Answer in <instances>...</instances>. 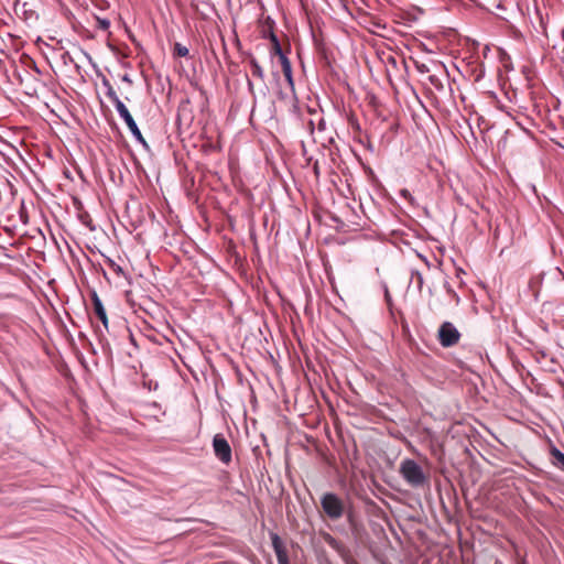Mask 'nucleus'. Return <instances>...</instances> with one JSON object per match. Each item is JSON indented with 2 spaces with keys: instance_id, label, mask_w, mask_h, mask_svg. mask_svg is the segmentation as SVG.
Listing matches in <instances>:
<instances>
[{
  "instance_id": "f257e3e1",
  "label": "nucleus",
  "mask_w": 564,
  "mask_h": 564,
  "mask_svg": "<svg viewBox=\"0 0 564 564\" xmlns=\"http://www.w3.org/2000/svg\"><path fill=\"white\" fill-rule=\"evenodd\" d=\"M400 474L412 487H422L427 478L422 467L413 459L406 458L400 465Z\"/></svg>"
},
{
  "instance_id": "f03ea898",
  "label": "nucleus",
  "mask_w": 564,
  "mask_h": 564,
  "mask_svg": "<svg viewBox=\"0 0 564 564\" xmlns=\"http://www.w3.org/2000/svg\"><path fill=\"white\" fill-rule=\"evenodd\" d=\"M321 506L325 514L332 520H338L344 516V501L336 494H324L321 498Z\"/></svg>"
},
{
  "instance_id": "7ed1b4c3",
  "label": "nucleus",
  "mask_w": 564,
  "mask_h": 564,
  "mask_svg": "<svg viewBox=\"0 0 564 564\" xmlns=\"http://www.w3.org/2000/svg\"><path fill=\"white\" fill-rule=\"evenodd\" d=\"M116 110L118 111L119 116L122 118V120L128 126V128H129L130 132L132 133V135L134 137V139L139 143H141L144 148H148L149 145H148L147 141L144 140L140 129L138 128L137 122L134 121L133 117L129 112L126 105L123 102H118V108H116Z\"/></svg>"
},
{
  "instance_id": "20e7f679",
  "label": "nucleus",
  "mask_w": 564,
  "mask_h": 564,
  "mask_svg": "<svg viewBox=\"0 0 564 564\" xmlns=\"http://www.w3.org/2000/svg\"><path fill=\"white\" fill-rule=\"evenodd\" d=\"M460 334L449 322H444L438 329V340L443 347H452L458 343Z\"/></svg>"
},
{
  "instance_id": "39448f33",
  "label": "nucleus",
  "mask_w": 564,
  "mask_h": 564,
  "mask_svg": "<svg viewBox=\"0 0 564 564\" xmlns=\"http://www.w3.org/2000/svg\"><path fill=\"white\" fill-rule=\"evenodd\" d=\"M215 456L225 465L231 462V447L223 434H216L213 438Z\"/></svg>"
},
{
  "instance_id": "423d86ee",
  "label": "nucleus",
  "mask_w": 564,
  "mask_h": 564,
  "mask_svg": "<svg viewBox=\"0 0 564 564\" xmlns=\"http://www.w3.org/2000/svg\"><path fill=\"white\" fill-rule=\"evenodd\" d=\"M271 540L274 553L276 555L278 564H289L288 552L280 536L278 534H272Z\"/></svg>"
},
{
  "instance_id": "0eeeda50",
  "label": "nucleus",
  "mask_w": 564,
  "mask_h": 564,
  "mask_svg": "<svg viewBox=\"0 0 564 564\" xmlns=\"http://www.w3.org/2000/svg\"><path fill=\"white\" fill-rule=\"evenodd\" d=\"M91 301H93L95 314L100 319V322L102 323L105 328H108L107 313H106V310L104 307V304H102L100 297L98 296V294L96 292L93 293Z\"/></svg>"
},
{
  "instance_id": "6e6552de",
  "label": "nucleus",
  "mask_w": 564,
  "mask_h": 564,
  "mask_svg": "<svg viewBox=\"0 0 564 564\" xmlns=\"http://www.w3.org/2000/svg\"><path fill=\"white\" fill-rule=\"evenodd\" d=\"M263 37L270 39V41L272 43V52L279 56L280 62H282L283 57H288L281 47L278 36L274 34V32L272 30H270L268 34H267V32H264Z\"/></svg>"
},
{
  "instance_id": "1a4fd4ad",
  "label": "nucleus",
  "mask_w": 564,
  "mask_h": 564,
  "mask_svg": "<svg viewBox=\"0 0 564 564\" xmlns=\"http://www.w3.org/2000/svg\"><path fill=\"white\" fill-rule=\"evenodd\" d=\"M101 83H102V86L106 88L107 97L112 101L115 108H118V102H122V101L119 99L112 85L106 77L102 78Z\"/></svg>"
},
{
  "instance_id": "9d476101",
  "label": "nucleus",
  "mask_w": 564,
  "mask_h": 564,
  "mask_svg": "<svg viewBox=\"0 0 564 564\" xmlns=\"http://www.w3.org/2000/svg\"><path fill=\"white\" fill-rule=\"evenodd\" d=\"M552 456V464L564 471V453H562L558 448L553 446L550 451Z\"/></svg>"
},
{
  "instance_id": "9b49d317",
  "label": "nucleus",
  "mask_w": 564,
  "mask_h": 564,
  "mask_svg": "<svg viewBox=\"0 0 564 564\" xmlns=\"http://www.w3.org/2000/svg\"><path fill=\"white\" fill-rule=\"evenodd\" d=\"M280 63L282 66V73H283L288 84L293 88L294 83H293V76H292V65H291L290 59L288 57H283L282 62H280Z\"/></svg>"
},
{
  "instance_id": "f8f14e48",
  "label": "nucleus",
  "mask_w": 564,
  "mask_h": 564,
  "mask_svg": "<svg viewBox=\"0 0 564 564\" xmlns=\"http://www.w3.org/2000/svg\"><path fill=\"white\" fill-rule=\"evenodd\" d=\"M249 65H250V68H251V75L253 77H257V78H259L260 80L263 82L264 80V70L260 66L258 61L254 57H250Z\"/></svg>"
},
{
  "instance_id": "ddd939ff",
  "label": "nucleus",
  "mask_w": 564,
  "mask_h": 564,
  "mask_svg": "<svg viewBox=\"0 0 564 564\" xmlns=\"http://www.w3.org/2000/svg\"><path fill=\"white\" fill-rule=\"evenodd\" d=\"M174 52L177 56H181V57H185L189 53L188 48L186 46L182 45L181 43L175 44Z\"/></svg>"
},
{
  "instance_id": "4468645a",
  "label": "nucleus",
  "mask_w": 564,
  "mask_h": 564,
  "mask_svg": "<svg viewBox=\"0 0 564 564\" xmlns=\"http://www.w3.org/2000/svg\"><path fill=\"white\" fill-rule=\"evenodd\" d=\"M98 28L102 31H107L110 28V21L104 18H97Z\"/></svg>"
},
{
  "instance_id": "2eb2a0df",
  "label": "nucleus",
  "mask_w": 564,
  "mask_h": 564,
  "mask_svg": "<svg viewBox=\"0 0 564 564\" xmlns=\"http://www.w3.org/2000/svg\"><path fill=\"white\" fill-rule=\"evenodd\" d=\"M429 80H430V83H431L435 88H437V89H442V88H443V84H442L441 79H440L437 76H435V75H430V76H429Z\"/></svg>"
},
{
  "instance_id": "dca6fc26",
  "label": "nucleus",
  "mask_w": 564,
  "mask_h": 564,
  "mask_svg": "<svg viewBox=\"0 0 564 564\" xmlns=\"http://www.w3.org/2000/svg\"><path fill=\"white\" fill-rule=\"evenodd\" d=\"M446 292L455 300L456 303H459V296L457 293L452 289V286L446 282L445 283Z\"/></svg>"
},
{
  "instance_id": "f3484780",
  "label": "nucleus",
  "mask_w": 564,
  "mask_h": 564,
  "mask_svg": "<svg viewBox=\"0 0 564 564\" xmlns=\"http://www.w3.org/2000/svg\"><path fill=\"white\" fill-rule=\"evenodd\" d=\"M110 263V267L113 269V271L117 273V274H120L122 273V269L120 265L116 264L112 260L109 261Z\"/></svg>"
},
{
  "instance_id": "a211bd4d",
  "label": "nucleus",
  "mask_w": 564,
  "mask_h": 564,
  "mask_svg": "<svg viewBox=\"0 0 564 564\" xmlns=\"http://www.w3.org/2000/svg\"><path fill=\"white\" fill-rule=\"evenodd\" d=\"M416 69L420 73H427L429 72V67L425 64H416Z\"/></svg>"
},
{
  "instance_id": "6ab92c4d",
  "label": "nucleus",
  "mask_w": 564,
  "mask_h": 564,
  "mask_svg": "<svg viewBox=\"0 0 564 564\" xmlns=\"http://www.w3.org/2000/svg\"><path fill=\"white\" fill-rule=\"evenodd\" d=\"M248 88H249V91L252 95H254V90H253L254 89V85H253V83L250 79H248Z\"/></svg>"
},
{
  "instance_id": "aec40b11",
  "label": "nucleus",
  "mask_w": 564,
  "mask_h": 564,
  "mask_svg": "<svg viewBox=\"0 0 564 564\" xmlns=\"http://www.w3.org/2000/svg\"><path fill=\"white\" fill-rule=\"evenodd\" d=\"M416 276H417V284H419V286L421 288V286H422V284H423V276H422V275H421V273H419V272L416 273Z\"/></svg>"
},
{
  "instance_id": "412c9836",
  "label": "nucleus",
  "mask_w": 564,
  "mask_h": 564,
  "mask_svg": "<svg viewBox=\"0 0 564 564\" xmlns=\"http://www.w3.org/2000/svg\"><path fill=\"white\" fill-rule=\"evenodd\" d=\"M558 55H560L561 61L564 63V46L561 48Z\"/></svg>"
},
{
  "instance_id": "4be33fe9",
  "label": "nucleus",
  "mask_w": 564,
  "mask_h": 564,
  "mask_svg": "<svg viewBox=\"0 0 564 564\" xmlns=\"http://www.w3.org/2000/svg\"><path fill=\"white\" fill-rule=\"evenodd\" d=\"M260 91H261V94H262L263 96H265V94H267V86H265L264 84H263V87L261 88V90H260Z\"/></svg>"
},
{
  "instance_id": "5701e85b",
  "label": "nucleus",
  "mask_w": 564,
  "mask_h": 564,
  "mask_svg": "<svg viewBox=\"0 0 564 564\" xmlns=\"http://www.w3.org/2000/svg\"><path fill=\"white\" fill-rule=\"evenodd\" d=\"M401 194L406 197V196H410V193L406 191V189H402L401 191Z\"/></svg>"
},
{
  "instance_id": "b1692460",
  "label": "nucleus",
  "mask_w": 564,
  "mask_h": 564,
  "mask_svg": "<svg viewBox=\"0 0 564 564\" xmlns=\"http://www.w3.org/2000/svg\"><path fill=\"white\" fill-rule=\"evenodd\" d=\"M122 80L128 82V83H131V79H130V77H129L128 75H124V76L122 77Z\"/></svg>"
},
{
  "instance_id": "393cba45",
  "label": "nucleus",
  "mask_w": 564,
  "mask_h": 564,
  "mask_svg": "<svg viewBox=\"0 0 564 564\" xmlns=\"http://www.w3.org/2000/svg\"><path fill=\"white\" fill-rule=\"evenodd\" d=\"M25 7H26V3H22V4H21V9L23 10V12H24V13H26V9H25Z\"/></svg>"
},
{
  "instance_id": "a878e982",
  "label": "nucleus",
  "mask_w": 564,
  "mask_h": 564,
  "mask_svg": "<svg viewBox=\"0 0 564 564\" xmlns=\"http://www.w3.org/2000/svg\"><path fill=\"white\" fill-rule=\"evenodd\" d=\"M43 106H44L46 109H48V108H50V106H48V102H47V101H43Z\"/></svg>"
},
{
  "instance_id": "bb28decb",
  "label": "nucleus",
  "mask_w": 564,
  "mask_h": 564,
  "mask_svg": "<svg viewBox=\"0 0 564 564\" xmlns=\"http://www.w3.org/2000/svg\"><path fill=\"white\" fill-rule=\"evenodd\" d=\"M389 61H391L393 63L395 62L394 57H392V56L389 57Z\"/></svg>"
},
{
  "instance_id": "cd10ccee",
  "label": "nucleus",
  "mask_w": 564,
  "mask_h": 564,
  "mask_svg": "<svg viewBox=\"0 0 564 564\" xmlns=\"http://www.w3.org/2000/svg\"><path fill=\"white\" fill-rule=\"evenodd\" d=\"M19 7H20V4H19V3H17V4H15V10H17V11L19 10Z\"/></svg>"
}]
</instances>
